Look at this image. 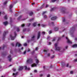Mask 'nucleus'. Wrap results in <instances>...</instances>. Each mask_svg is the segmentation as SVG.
<instances>
[{"mask_svg": "<svg viewBox=\"0 0 77 77\" xmlns=\"http://www.w3.org/2000/svg\"><path fill=\"white\" fill-rule=\"evenodd\" d=\"M24 67L25 70H27V66H24Z\"/></svg>", "mask_w": 77, "mask_h": 77, "instance_id": "obj_23", "label": "nucleus"}, {"mask_svg": "<svg viewBox=\"0 0 77 77\" xmlns=\"http://www.w3.org/2000/svg\"><path fill=\"white\" fill-rule=\"evenodd\" d=\"M50 77V75H48L47 76V77Z\"/></svg>", "mask_w": 77, "mask_h": 77, "instance_id": "obj_55", "label": "nucleus"}, {"mask_svg": "<svg viewBox=\"0 0 77 77\" xmlns=\"http://www.w3.org/2000/svg\"><path fill=\"white\" fill-rule=\"evenodd\" d=\"M46 13H47V11H44V12H43V13H42V15H44V14H45Z\"/></svg>", "mask_w": 77, "mask_h": 77, "instance_id": "obj_25", "label": "nucleus"}, {"mask_svg": "<svg viewBox=\"0 0 77 77\" xmlns=\"http://www.w3.org/2000/svg\"><path fill=\"white\" fill-rule=\"evenodd\" d=\"M35 50H38V48H36Z\"/></svg>", "mask_w": 77, "mask_h": 77, "instance_id": "obj_63", "label": "nucleus"}, {"mask_svg": "<svg viewBox=\"0 0 77 77\" xmlns=\"http://www.w3.org/2000/svg\"><path fill=\"white\" fill-rule=\"evenodd\" d=\"M17 32H19L20 31V29L18 28H17Z\"/></svg>", "mask_w": 77, "mask_h": 77, "instance_id": "obj_33", "label": "nucleus"}, {"mask_svg": "<svg viewBox=\"0 0 77 77\" xmlns=\"http://www.w3.org/2000/svg\"><path fill=\"white\" fill-rule=\"evenodd\" d=\"M64 64V63H61V65H62V66H63Z\"/></svg>", "mask_w": 77, "mask_h": 77, "instance_id": "obj_45", "label": "nucleus"}, {"mask_svg": "<svg viewBox=\"0 0 77 77\" xmlns=\"http://www.w3.org/2000/svg\"><path fill=\"white\" fill-rule=\"evenodd\" d=\"M32 67H34V66H36V64H33L31 65Z\"/></svg>", "mask_w": 77, "mask_h": 77, "instance_id": "obj_15", "label": "nucleus"}, {"mask_svg": "<svg viewBox=\"0 0 77 77\" xmlns=\"http://www.w3.org/2000/svg\"><path fill=\"white\" fill-rule=\"evenodd\" d=\"M32 26L34 27H35L36 26V23H34L32 24Z\"/></svg>", "mask_w": 77, "mask_h": 77, "instance_id": "obj_16", "label": "nucleus"}, {"mask_svg": "<svg viewBox=\"0 0 77 77\" xmlns=\"http://www.w3.org/2000/svg\"><path fill=\"white\" fill-rule=\"evenodd\" d=\"M65 19H63V22H65Z\"/></svg>", "mask_w": 77, "mask_h": 77, "instance_id": "obj_50", "label": "nucleus"}, {"mask_svg": "<svg viewBox=\"0 0 77 77\" xmlns=\"http://www.w3.org/2000/svg\"><path fill=\"white\" fill-rule=\"evenodd\" d=\"M27 69L28 70H30V69L29 68H27Z\"/></svg>", "mask_w": 77, "mask_h": 77, "instance_id": "obj_56", "label": "nucleus"}, {"mask_svg": "<svg viewBox=\"0 0 77 77\" xmlns=\"http://www.w3.org/2000/svg\"><path fill=\"white\" fill-rule=\"evenodd\" d=\"M68 66H69V64H68V63H67V65H66V67H68Z\"/></svg>", "mask_w": 77, "mask_h": 77, "instance_id": "obj_44", "label": "nucleus"}, {"mask_svg": "<svg viewBox=\"0 0 77 77\" xmlns=\"http://www.w3.org/2000/svg\"><path fill=\"white\" fill-rule=\"evenodd\" d=\"M7 3H8V2H7V1H6V2H5L4 3V5H6V4H7Z\"/></svg>", "mask_w": 77, "mask_h": 77, "instance_id": "obj_24", "label": "nucleus"}, {"mask_svg": "<svg viewBox=\"0 0 77 77\" xmlns=\"http://www.w3.org/2000/svg\"><path fill=\"white\" fill-rule=\"evenodd\" d=\"M52 33V31H50L49 32V34H51Z\"/></svg>", "mask_w": 77, "mask_h": 77, "instance_id": "obj_37", "label": "nucleus"}, {"mask_svg": "<svg viewBox=\"0 0 77 77\" xmlns=\"http://www.w3.org/2000/svg\"><path fill=\"white\" fill-rule=\"evenodd\" d=\"M70 73L71 74H73V71H71L70 72Z\"/></svg>", "mask_w": 77, "mask_h": 77, "instance_id": "obj_49", "label": "nucleus"}, {"mask_svg": "<svg viewBox=\"0 0 77 77\" xmlns=\"http://www.w3.org/2000/svg\"><path fill=\"white\" fill-rule=\"evenodd\" d=\"M74 62H77V59L74 60Z\"/></svg>", "mask_w": 77, "mask_h": 77, "instance_id": "obj_58", "label": "nucleus"}, {"mask_svg": "<svg viewBox=\"0 0 77 77\" xmlns=\"http://www.w3.org/2000/svg\"><path fill=\"white\" fill-rule=\"evenodd\" d=\"M10 11L11 12H12V10L11 9V8H10Z\"/></svg>", "mask_w": 77, "mask_h": 77, "instance_id": "obj_40", "label": "nucleus"}, {"mask_svg": "<svg viewBox=\"0 0 77 77\" xmlns=\"http://www.w3.org/2000/svg\"><path fill=\"white\" fill-rule=\"evenodd\" d=\"M11 45L12 46V47H14V44L13 43L11 44Z\"/></svg>", "mask_w": 77, "mask_h": 77, "instance_id": "obj_36", "label": "nucleus"}, {"mask_svg": "<svg viewBox=\"0 0 77 77\" xmlns=\"http://www.w3.org/2000/svg\"><path fill=\"white\" fill-rule=\"evenodd\" d=\"M57 44H58V43H55L54 45L55 47V50H56L57 51H60L61 48L59 47H57Z\"/></svg>", "mask_w": 77, "mask_h": 77, "instance_id": "obj_1", "label": "nucleus"}, {"mask_svg": "<svg viewBox=\"0 0 77 77\" xmlns=\"http://www.w3.org/2000/svg\"><path fill=\"white\" fill-rule=\"evenodd\" d=\"M33 60L32 59H29L27 60L26 62L27 63H33Z\"/></svg>", "mask_w": 77, "mask_h": 77, "instance_id": "obj_4", "label": "nucleus"}, {"mask_svg": "<svg viewBox=\"0 0 77 77\" xmlns=\"http://www.w3.org/2000/svg\"><path fill=\"white\" fill-rule=\"evenodd\" d=\"M17 45H18V47H21V44L19 43L18 42H17L16 45V47H17Z\"/></svg>", "mask_w": 77, "mask_h": 77, "instance_id": "obj_7", "label": "nucleus"}, {"mask_svg": "<svg viewBox=\"0 0 77 77\" xmlns=\"http://www.w3.org/2000/svg\"><path fill=\"white\" fill-rule=\"evenodd\" d=\"M47 51H48V49H47V50H44V52H45V53H47Z\"/></svg>", "mask_w": 77, "mask_h": 77, "instance_id": "obj_18", "label": "nucleus"}, {"mask_svg": "<svg viewBox=\"0 0 77 77\" xmlns=\"http://www.w3.org/2000/svg\"><path fill=\"white\" fill-rule=\"evenodd\" d=\"M51 24L52 26H54V22H52L51 23Z\"/></svg>", "mask_w": 77, "mask_h": 77, "instance_id": "obj_38", "label": "nucleus"}, {"mask_svg": "<svg viewBox=\"0 0 77 77\" xmlns=\"http://www.w3.org/2000/svg\"><path fill=\"white\" fill-rule=\"evenodd\" d=\"M4 19L5 20H8V17H7V15H5L4 17Z\"/></svg>", "mask_w": 77, "mask_h": 77, "instance_id": "obj_20", "label": "nucleus"}, {"mask_svg": "<svg viewBox=\"0 0 77 77\" xmlns=\"http://www.w3.org/2000/svg\"><path fill=\"white\" fill-rule=\"evenodd\" d=\"M30 23H29L28 24V27H29L30 26Z\"/></svg>", "mask_w": 77, "mask_h": 77, "instance_id": "obj_48", "label": "nucleus"}, {"mask_svg": "<svg viewBox=\"0 0 77 77\" xmlns=\"http://www.w3.org/2000/svg\"><path fill=\"white\" fill-rule=\"evenodd\" d=\"M54 57V55H53L52 57H51V59H53Z\"/></svg>", "mask_w": 77, "mask_h": 77, "instance_id": "obj_35", "label": "nucleus"}, {"mask_svg": "<svg viewBox=\"0 0 77 77\" xmlns=\"http://www.w3.org/2000/svg\"><path fill=\"white\" fill-rule=\"evenodd\" d=\"M41 33L39 32H38V35H37V39H39V38H40V37L41 36Z\"/></svg>", "mask_w": 77, "mask_h": 77, "instance_id": "obj_8", "label": "nucleus"}, {"mask_svg": "<svg viewBox=\"0 0 77 77\" xmlns=\"http://www.w3.org/2000/svg\"><path fill=\"white\" fill-rule=\"evenodd\" d=\"M25 26V25L24 24H22L21 25V27H24Z\"/></svg>", "mask_w": 77, "mask_h": 77, "instance_id": "obj_41", "label": "nucleus"}, {"mask_svg": "<svg viewBox=\"0 0 77 77\" xmlns=\"http://www.w3.org/2000/svg\"><path fill=\"white\" fill-rule=\"evenodd\" d=\"M44 4H43V5L42 6V8H43L44 7Z\"/></svg>", "mask_w": 77, "mask_h": 77, "instance_id": "obj_60", "label": "nucleus"}, {"mask_svg": "<svg viewBox=\"0 0 77 77\" xmlns=\"http://www.w3.org/2000/svg\"><path fill=\"white\" fill-rule=\"evenodd\" d=\"M8 23V22L7 21H6L5 22H3V24L5 25V26H6V25H7Z\"/></svg>", "mask_w": 77, "mask_h": 77, "instance_id": "obj_12", "label": "nucleus"}, {"mask_svg": "<svg viewBox=\"0 0 77 77\" xmlns=\"http://www.w3.org/2000/svg\"><path fill=\"white\" fill-rule=\"evenodd\" d=\"M19 71H21L22 69H23V67L20 66L19 68L18 69Z\"/></svg>", "mask_w": 77, "mask_h": 77, "instance_id": "obj_9", "label": "nucleus"}, {"mask_svg": "<svg viewBox=\"0 0 77 77\" xmlns=\"http://www.w3.org/2000/svg\"><path fill=\"white\" fill-rule=\"evenodd\" d=\"M57 18V17L54 16L51 18V20H56Z\"/></svg>", "mask_w": 77, "mask_h": 77, "instance_id": "obj_5", "label": "nucleus"}, {"mask_svg": "<svg viewBox=\"0 0 77 77\" xmlns=\"http://www.w3.org/2000/svg\"><path fill=\"white\" fill-rule=\"evenodd\" d=\"M72 47L74 48V47H77V44H75L72 45Z\"/></svg>", "mask_w": 77, "mask_h": 77, "instance_id": "obj_11", "label": "nucleus"}, {"mask_svg": "<svg viewBox=\"0 0 77 77\" xmlns=\"http://www.w3.org/2000/svg\"><path fill=\"white\" fill-rule=\"evenodd\" d=\"M11 60H12V58H10L9 59V61L10 62H11Z\"/></svg>", "mask_w": 77, "mask_h": 77, "instance_id": "obj_39", "label": "nucleus"}, {"mask_svg": "<svg viewBox=\"0 0 77 77\" xmlns=\"http://www.w3.org/2000/svg\"><path fill=\"white\" fill-rule=\"evenodd\" d=\"M60 38H59L57 40V41H59V40H60Z\"/></svg>", "mask_w": 77, "mask_h": 77, "instance_id": "obj_57", "label": "nucleus"}, {"mask_svg": "<svg viewBox=\"0 0 77 77\" xmlns=\"http://www.w3.org/2000/svg\"><path fill=\"white\" fill-rule=\"evenodd\" d=\"M36 63H37V64H38V63H39V60H38V59H36Z\"/></svg>", "mask_w": 77, "mask_h": 77, "instance_id": "obj_21", "label": "nucleus"}, {"mask_svg": "<svg viewBox=\"0 0 77 77\" xmlns=\"http://www.w3.org/2000/svg\"><path fill=\"white\" fill-rule=\"evenodd\" d=\"M18 14H15V17H17V16H18Z\"/></svg>", "mask_w": 77, "mask_h": 77, "instance_id": "obj_47", "label": "nucleus"}, {"mask_svg": "<svg viewBox=\"0 0 77 77\" xmlns=\"http://www.w3.org/2000/svg\"><path fill=\"white\" fill-rule=\"evenodd\" d=\"M50 56V54L49 53L48 54V56Z\"/></svg>", "mask_w": 77, "mask_h": 77, "instance_id": "obj_52", "label": "nucleus"}, {"mask_svg": "<svg viewBox=\"0 0 77 77\" xmlns=\"http://www.w3.org/2000/svg\"><path fill=\"white\" fill-rule=\"evenodd\" d=\"M54 9H55V8H52V9L51 10V11H54Z\"/></svg>", "mask_w": 77, "mask_h": 77, "instance_id": "obj_26", "label": "nucleus"}, {"mask_svg": "<svg viewBox=\"0 0 77 77\" xmlns=\"http://www.w3.org/2000/svg\"><path fill=\"white\" fill-rule=\"evenodd\" d=\"M58 30V28L57 27H55L54 28V31H57V30Z\"/></svg>", "mask_w": 77, "mask_h": 77, "instance_id": "obj_22", "label": "nucleus"}, {"mask_svg": "<svg viewBox=\"0 0 77 77\" xmlns=\"http://www.w3.org/2000/svg\"><path fill=\"white\" fill-rule=\"evenodd\" d=\"M23 16L22 15H21L19 16V17L17 18L18 20H20V18H21Z\"/></svg>", "mask_w": 77, "mask_h": 77, "instance_id": "obj_17", "label": "nucleus"}, {"mask_svg": "<svg viewBox=\"0 0 77 77\" xmlns=\"http://www.w3.org/2000/svg\"><path fill=\"white\" fill-rule=\"evenodd\" d=\"M34 20V18H32L31 19L29 20V21H33Z\"/></svg>", "mask_w": 77, "mask_h": 77, "instance_id": "obj_30", "label": "nucleus"}, {"mask_svg": "<svg viewBox=\"0 0 77 77\" xmlns=\"http://www.w3.org/2000/svg\"><path fill=\"white\" fill-rule=\"evenodd\" d=\"M34 72H37V70H35L34 71Z\"/></svg>", "mask_w": 77, "mask_h": 77, "instance_id": "obj_53", "label": "nucleus"}, {"mask_svg": "<svg viewBox=\"0 0 77 77\" xmlns=\"http://www.w3.org/2000/svg\"><path fill=\"white\" fill-rule=\"evenodd\" d=\"M6 33H8V31H4L3 34V37L2 38L3 40H5V36H6Z\"/></svg>", "mask_w": 77, "mask_h": 77, "instance_id": "obj_2", "label": "nucleus"}, {"mask_svg": "<svg viewBox=\"0 0 77 77\" xmlns=\"http://www.w3.org/2000/svg\"><path fill=\"white\" fill-rule=\"evenodd\" d=\"M13 71H16V69H13Z\"/></svg>", "mask_w": 77, "mask_h": 77, "instance_id": "obj_62", "label": "nucleus"}, {"mask_svg": "<svg viewBox=\"0 0 77 77\" xmlns=\"http://www.w3.org/2000/svg\"><path fill=\"white\" fill-rule=\"evenodd\" d=\"M72 31H74V30H75V26H73V27H72L71 29Z\"/></svg>", "mask_w": 77, "mask_h": 77, "instance_id": "obj_10", "label": "nucleus"}, {"mask_svg": "<svg viewBox=\"0 0 77 77\" xmlns=\"http://www.w3.org/2000/svg\"><path fill=\"white\" fill-rule=\"evenodd\" d=\"M57 0H51L52 2L53 3H54V2H55Z\"/></svg>", "mask_w": 77, "mask_h": 77, "instance_id": "obj_31", "label": "nucleus"}, {"mask_svg": "<svg viewBox=\"0 0 77 77\" xmlns=\"http://www.w3.org/2000/svg\"><path fill=\"white\" fill-rule=\"evenodd\" d=\"M42 27H45V26H46V25L43 24L42 25Z\"/></svg>", "mask_w": 77, "mask_h": 77, "instance_id": "obj_28", "label": "nucleus"}, {"mask_svg": "<svg viewBox=\"0 0 77 77\" xmlns=\"http://www.w3.org/2000/svg\"><path fill=\"white\" fill-rule=\"evenodd\" d=\"M63 8H62V9L61 10V11H62V13H63V14H65V11H64V10H63Z\"/></svg>", "mask_w": 77, "mask_h": 77, "instance_id": "obj_14", "label": "nucleus"}, {"mask_svg": "<svg viewBox=\"0 0 77 77\" xmlns=\"http://www.w3.org/2000/svg\"><path fill=\"white\" fill-rule=\"evenodd\" d=\"M55 38H54V39H53L52 41H55Z\"/></svg>", "mask_w": 77, "mask_h": 77, "instance_id": "obj_59", "label": "nucleus"}, {"mask_svg": "<svg viewBox=\"0 0 77 77\" xmlns=\"http://www.w3.org/2000/svg\"><path fill=\"white\" fill-rule=\"evenodd\" d=\"M35 38V37L34 36H32V38H31V40L32 41L33 40V39H34V38Z\"/></svg>", "mask_w": 77, "mask_h": 77, "instance_id": "obj_32", "label": "nucleus"}, {"mask_svg": "<svg viewBox=\"0 0 77 77\" xmlns=\"http://www.w3.org/2000/svg\"><path fill=\"white\" fill-rule=\"evenodd\" d=\"M75 41H77V38H75Z\"/></svg>", "mask_w": 77, "mask_h": 77, "instance_id": "obj_64", "label": "nucleus"}, {"mask_svg": "<svg viewBox=\"0 0 77 77\" xmlns=\"http://www.w3.org/2000/svg\"><path fill=\"white\" fill-rule=\"evenodd\" d=\"M43 75H42V74H40V77H42V76Z\"/></svg>", "mask_w": 77, "mask_h": 77, "instance_id": "obj_61", "label": "nucleus"}, {"mask_svg": "<svg viewBox=\"0 0 77 77\" xmlns=\"http://www.w3.org/2000/svg\"><path fill=\"white\" fill-rule=\"evenodd\" d=\"M13 8V5H10L9 7V9H11V8Z\"/></svg>", "mask_w": 77, "mask_h": 77, "instance_id": "obj_19", "label": "nucleus"}, {"mask_svg": "<svg viewBox=\"0 0 77 77\" xmlns=\"http://www.w3.org/2000/svg\"><path fill=\"white\" fill-rule=\"evenodd\" d=\"M14 33L15 34L14 35V37H12V35H10V38H11V39L12 40H14V39L16 37V35H17V33H16V32H14Z\"/></svg>", "mask_w": 77, "mask_h": 77, "instance_id": "obj_3", "label": "nucleus"}, {"mask_svg": "<svg viewBox=\"0 0 77 77\" xmlns=\"http://www.w3.org/2000/svg\"><path fill=\"white\" fill-rule=\"evenodd\" d=\"M44 18H47V16L45 15L44 16Z\"/></svg>", "mask_w": 77, "mask_h": 77, "instance_id": "obj_51", "label": "nucleus"}, {"mask_svg": "<svg viewBox=\"0 0 77 77\" xmlns=\"http://www.w3.org/2000/svg\"><path fill=\"white\" fill-rule=\"evenodd\" d=\"M24 46H27V43H25L24 44Z\"/></svg>", "mask_w": 77, "mask_h": 77, "instance_id": "obj_43", "label": "nucleus"}, {"mask_svg": "<svg viewBox=\"0 0 77 77\" xmlns=\"http://www.w3.org/2000/svg\"><path fill=\"white\" fill-rule=\"evenodd\" d=\"M26 29H24L23 30V32H26Z\"/></svg>", "mask_w": 77, "mask_h": 77, "instance_id": "obj_42", "label": "nucleus"}, {"mask_svg": "<svg viewBox=\"0 0 77 77\" xmlns=\"http://www.w3.org/2000/svg\"><path fill=\"white\" fill-rule=\"evenodd\" d=\"M26 53V51H25L23 52V54H25Z\"/></svg>", "mask_w": 77, "mask_h": 77, "instance_id": "obj_46", "label": "nucleus"}, {"mask_svg": "<svg viewBox=\"0 0 77 77\" xmlns=\"http://www.w3.org/2000/svg\"><path fill=\"white\" fill-rule=\"evenodd\" d=\"M11 57V55H9L8 56V58H9Z\"/></svg>", "mask_w": 77, "mask_h": 77, "instance_id": "obj_34", "label": "nucleus"}, {"mask_svg": "<svg viewBox=\"0 0 77 77\" xmlns=\"http://www.w3.org/2000/svg\"><path fill=\"white\" fill-rule=\"evenodd\" d=\"M66 39L67 40V43H69V44H72V42H71V41H70V40H69L68 38V37H66Z\"/></svg>", "mask_w": 77, "mask_h": 77, "instance_id": "obj_6", "label": "nucleus"}, {"mask_svg": "<svg viewBox=\"0 0 77 77\" xmlns=\"http://www.w3.org/2000/svg\"><path fill=\"white\" fill-rule=\"evenodd\" d=\"M5 53H6V52H4L3 53H2V54L3 55H4V56H6V54H5Z\"/></svg>", "mask_w": 77, "mask_h": 77, "instance_id": "obj_29", "label": "nucleus"}, {"mask_svg": "<svg viewBox=\"0 0 77 77\" xmlns=\"http://www.w3.org/2000/svg\"><path fill=\"white\" fill-rule=\"evenodd\" d=\"M33 13L32 12H31L29 13V15L30 16H32L33 15Z\"/></svg>", "mask_w": 77, "mask_h": 77, "instance_id": "obj_13", "label": "nucleus"}, {"mask_svg": "<svg viewBox=\"0 0 77 77\" xmlns=\"http://www.w3.org/2000/svg\"><path fill=\"white\" fill-rule=\"evenodd\" d=\"M42 34H44V35H45V32H42Z\"/></svg>", "mask_w": 77, "mask_h": 77, "instance_id": "obj_54", "label": "nucleus"}, {"mask_svg": "<svg viewBox=\"0 0 77 77\" xmlns=\"http://www.w3.org/2000/svg\"><path fill=\"white\" fill-rule=\"evenodd\" d=\"M6 47V46L5 45H3V48H2V50H4V49H5V48Z\"/></svg>", "mask_w": 77, "mask_h": 77, "instance_id": "obj_27", "label": "nucleus"}]
</instances>
